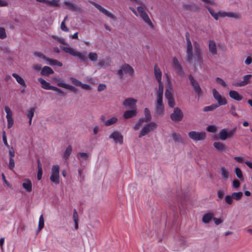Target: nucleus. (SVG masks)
I'll list each match as a JSON object with an SVG mask.
<instances>
[{
  "instance_id": "nucleus-42",
  "label": "nucleus",
  "mask_w": 252,
  "mask_h": 252,
  "mask_svg": "<svg viewBox=\"0 0 252 252\" xmlns=\"http://www.w3.org/2000/svg\"><path fill=\"white\" fill-rule=\"evenodd\" d=\"M144 115H145V118H143L144 119V121L147 122V121H150L151 119V115L150 111L148 108H145Z\"/></svg>"
},
{
  "instance_id": "nucleus-41",
  "label": "nucleus",
  "mask_w": 252,
  "mask_h": 252,
  "mask_svg": "<svg viewBox=\"0 0 252 252\" xmlns=\"http://www.w3.org/2000/svg\"><path fill=\"white\" fill-rule=\"evenodd\" d=\"M218 107V104H213L211 105L205 106L203 108V110L205 112L211 111L216 109Z\"/></svg>"
},
{
  "instance_id": "nucleus-33",
  "label": "nucleus",
  "mask_w": 252,
  "mask_h": 252,
  "mask_svg": "<svg viewBox=\"0 0 252 252\" xmlns=\"http://www.w3.org/2000/svg\"><path fill=\"white\" fill-rule=\"evenodd\" d=\"M243 195V193L241 191L234 192L231 194L232 197L233 198V199L236 201H239L241 200V198H242Z\"/></svg>"
},
{
  "instance_id": "nucleus-55",
  "label": "nucleus",
  "mask_w": 252,
  "mask_h": 252,
  "mask_svg": "<svg viewBox=\"0 0 252 252\" xmlns=\"http://www.w3.org/2000/svg\"><path fill=\"white\" fill-rule=\"evenodd\" d=\"M165 96L166 99L173 98L172 91L165 90Z\"/></svg>"
},
{
  "instance_id": "nucleus-27",
  "label": "nucleus",
  "mask_w": 252,
  "mask_h": 252,
  "mask_svg": "<svg viewBox=\"0 0 252 252\" xmlns=\"http://www.w3.org/2000/svg\"><path fill=\"white\" fill-rule=\"evenodd\" d=\"M53 73V70L51 67L47 66L43 67L41 71V74L44 76H49Z\"/></svg>"
},
{
  "instance_id": "nucleus-38",
  "label": "nucleus",
  "mask_w": 252,
  "mask_h": 252,
  "mask_svg": "<svg viewBox=\"0 0 252 252\" xmlns=\"http://www.w3.org/2000/svg\"><path fill=\"white\" fill-rule=\"evenodd\" d=\"M234 172L236 176L241 180H244V177L243 176L242 172L240 168L236 167L234 168Z\"/></svg>"
},
{
  "instance_id": "nucleus-30",
  "label": "nucleus",
  "mask_w": 252,
  "mask_h": 252,
  "mask_svg": "<svg viewBox=\"0 0 252 252\" xmlns=\"http://www.w3.org/2000/svg\"><path fill=\"white\" fill-rule=\"evenodd\" d=\"M38 80L41 83V87L43 89L47 90H50V87L51 85L49 82H46L42 78H38Z\"/></svg>"
},
{
  "instance_id": "nucleus-14",
  "label": "nucleus",
  "mask_w": 252,
  "mask_h": 252,
  "mask_svg": "<svg viewBox=\"0 0 252 252\" xmlns=\"http://www.w3.org/2000/svg\"><path fill=\"white\" fill-rule=\"evenodd\" d=\"M109 138L120 145L123 144L124 137L120 132L117 130L113 131L109 135Z\"/></svg>"
},
{
  "instance_id": "nucleus-61",
  "label": "nucleus",
  "mask_w": 252,
  "mask_h": 252,
  "mask_svg": "<svg viewBox=\"0 0 252 252\" xmlns=\"http://www.w3.org/2000/svg\"><path fill=\"white\" fill-rule=\"evenodd\" d=\"M240 185V183L238 180L235 179L233 180L232 183V186L233 188L238 189V188H239Z\"/></svg>"
},
{
  "instance_id": "nucleus-44",
  "label": "nucleus",
  "mask_w": 252,
  "mask_h": 252,
  "mask_svg": "<svg viewBox=\"0 0 252 252\" xmlns=\"http://www.w3.org/2000/svg\"><path fill=\"white\" fill-rule=\"evenodd\" d=\"M50 37L56 40L60 43H61L66 45H68V43L65 41L64 39L63 38H62V37L60 38V37H58L57 36L54 35H51L50 36Z\"/></svg>"
},
{
  "instance_id": "nucleus-56",
  "label": "nucleus",
  "mask_w": 252,
  "mask_h": 252,
  "mask_svg": "<svg viewBox=\"0 0 252 252\" xmlns=\"http://www.w3.org/2000/svg\"><path fill=\"white\" fill-rule=\"evenodd\" d=\"M252 63V54H250L249 56H247L245 61V63L246 65H250Z\"/></svg>"
},
{
  "instance_id": "nucleus-49",
  "label": "nucleus",
  "mask_w": 252,
  "mask_h": 252,
  "mask_svg": "<svg viewBox=\"0 0 252 252\" xmlns=\"http://www.w3.org/2000/svg\"><path fill=\"white\" fill-rule=\"evenodd\" d=\"M144 121V119L143 118L140 119L138 122L133 126V129L134 130H137L139 129L142 123Z\"/></svg>"
},
{
  "instance_id": "nucleus-29",
  "label": "nucleus",
  "mask_w": 252,
  "mask_h": 252,
  "mask_svg": "<svg viewBox=\"0 0 252 252\" xmlns=\"http://www.w3.org/2000/svg\"><path fill=\"white\" fill-rule=\"evenodd\" d=\"M173 64L178 72L181 73H183V70L181 66L180 65L178 59L176 57L173 58Z\"/></svg>"
},
{
  "instance_id": "nucleus-35",
  "label": "nucleus",
  "mask_w": 252,
  "mask_h": 252,
  "mask_svg": "<svg viewBox=\"0 0 252 252\" xmlns=\"http://www.w3.org/2000/svg\"><path fill=\"white\" fill-rule=\"evenodd\" d=\"M47 63L51 65H57L58 66H62L63 64L60 62L54 59L47 60Z\"/></svg>"
},
{
  "instance_id": "nucleus-31",
  "label": "nucleus",
  "mask_w": 252,
  "mask_h": 252,
  "mask_svg": "<svg viewBox=\"0 0 252 252\" xmlns=\"http://www.w3.org/2000/svg\"><path fill=\"white\" fill-rule=\"evenodd\" d=\"M109 59L100 60L97 63V65L99 67H104L109 65Z\"/></svg>"
},
{
  "instance_id": "nucleus-17",
  "label": "nucleus",
  "mask_w": 252,
  "mask_h": 252,
  "mask_svg": "<svg viewBox=\"0 0 252 252\" xmlns=\"http://www.w3.org/2000/svg\"><path fill=\"white\" fill-rule=\"evenodd\" d=\"M22 186L27 192L30 193L32 191V181L28 178H25L23 180Z\"/></svg>"
},
{
  "instance_id": "nucleus-6",
  "label": "nucleus",
  "mask_w": 252,
  "mask_h": 252,
  "mask_svg": "<svg viewBox=\"0 0 252 252\" xmlns=\"http://www.w3.org/2000/svg\"><path fill=\"white\" fill-rule=\"evenodd\" d=\"M154 75L159 84L158 89L157 92H163L164 86L161 81L162 72L157 65L154 66Z\"/></svg>"
},
{
  "instance_id": "nucleus-37",
  "label": "nucleus",
  "mask_w": 252,
  "mask_h": 252,
  "mask_svg": "<svg viewBox=\"0 0 252 252\" xmlns=\"http://www.w3.org/2000/svg\"><path fill=\"white\" fill-rule=\"evenodd\" d=\"M118 121V119L116 117H112L107 121L104 122V124L106 126H109L116 123Z\"/></svg>"
},
{
  "instance_id": "nucleus-50",
  "label": "nucleus",
  "mask_w": 252,
  "mask_h": 252,
  "mask_svg": "<svg viewBox=\"0 0 252 252\" xmlns=\"http://www.w3.org/2000/svg\"><path fill=\"white\" fill-rule=\"evenodd\" d=\"M233 199L231 195H227L225 197V203L228 205H231L233 203Z\"/></svg>"
},
{
  "instance_id": "nucleus-11",
  "label": "nucleus",
  "mask_w": 252,
  "mask_h": 252,
  "mask_svg": "<svg viewBox=\"0 0 252 252\" xmlns=\"http://www.w3.org/2000/svg\"><path fill=\"white\" fill-rule=\"evenodd\" d=\"M157 125L155 122H151L145 126H144L140 132L139 137H142L148 134L155 128H156Z\"/></svg>"
},
{
  "instance_id": "nucleus-36",
  "label": "nucleus",
  "mask_w": 252,
  "mask_h": 252,
  "mask_svg": "<svg viewBox=\"0 0 252 252\" xmlns=\"http://www.w3.org/2000/svg\"><path fill=\"white\" fill-rule=\"evenodd\" d=\"M78 157L79 160L82 161L87 160L88 158L89 155L87 153L80 152L78 154Z\"/></svg>"
},
{
  "instance_id": "nucleus-58",
  "label": "nucleus",
  "mask_w": 252,
  "mask_h": 252,
  "mask_svg": "<svg viewBox=\"0 0 252 252\" xmlns=\"http://www.w3.org/2000/svg\"><path fill=\"white\" fill-rule=\"evenodd\" d=\"M58 86L62 88H63L64 89H66V87H68V84L64 83L63 81L62 80H59V82L57 84Z\"/></svg>"
},
{
  "instance_id": "nucleus-62",
  "label": "nucleus",
  "mask_w": 252,
  "mask_h": 252,
  "mask_svg": "<svg viewBox=\"0 0 252 252\" xmlns=\"http://www.w3.org/2000/svg\"><path fill=\"white\" fill-rule=\"evenodd\" d=\"M7 121V127L10 128L13 125L14 120L13 118L6 119Z\"/></svg>"
},
{
  "instance_id": "nucleus-52",
  "label": "nucleus",
  "mask_w": 252,
  "mask_h": 252,
  "mask_svg": "<svg viewBox=\"0 0 252 252\" xmlns=\"http://www.w3.org/2000/svg\"><path fill=\"white\" fill-rule=\"evenodd\" d=\"M7 36L6 33L5 32V30L4 28L2 27H0V38L3 39L5 38Z\"/></svg>"
},
{
  "instance_id": "nucleus-2",
  "label": "nucleus",
  "mask_w": 252,
  "mask_h": 252,
  "mask_svg": "<svg viewBox=\"0 0 252 252\" xmlns=\"http://www.w3.org/2000/svg\"><path fill=\"white\" fill-rule=\"evenodd\" d=\"M163 92H156L155 112L154 116L156 118L161 117L164 113V105L163 104Z\"/></svg>"
},
{
  "instance_id": "nucleus-24",
  "label": "nucleus",
  "mask_w": 252,
  "mask_h": 252,
  "mask_svg": "<svg viewBox=\"0 0 252 252\" xmlns=\"http://www.w3.org/2000/svg\"><path fill=\"white\" fill-rule=\"evenodd\" d=\"M209 51L212 55H216L217 54V46L214 40H210L209 41Z\"/></svg>"
},
{
  "instance_id": "nucleus-32",
  "label": "nucleus",
  "mask_w": 252,
  "mask_h": 252,
  "mask_svg": "<svg viewBox=\"0 0 252 252\" xmlns=\"http://www.w3.org/2000/svg\"><path fill=\"white\" fill-rule=\"evenodd\" d=\"M165 76L166 77V81H165V85L166 89L165 90H169V91H172L173 90V86L172 85V83L170 80L169 77L168 75V74H165Z\"/></svg>"
},
{
  "instance_id": "nucleus-34",
  "label": "nucleus",
  "mask_w": 252,
  "mask_h": 252,
  "mask_svg": "<svg viewBox=\"0 0 252 252\" xmlns=\"http://www.w3.org/2000/svg\"><path fill=\"white\" fill-rule=\"evenodd\" d=\"M72 147L70 145L68 146L66 149H65L63 155V158H64L65 159H67L68 158L69 156L70 155L71 152H72Z\"/></svg>"
},
{
  "instance_id": "nucleus-1",
  "label": "nucleus",
  "mask_w": 252,
  "mask_h": 252,
  "mask_svg": "<svg viewBox=\"0 0 252 252\" xmlns=\"http://www.w3.org/2000/svg\"><path fill=\"white\" fill-rule=\"evenodd\" d=\"M186 37V60L188 62L191 63L193 59L201 67L203 66V60L202 57L201 47L197 41L193 42V46L189 39V35L187 33Z\"/></svg>"
},
{
  "instance_id": "nucleus-22",
  "label": "nucleus",
  "mask_w": 252,
  "mask_h": 252,
  "mask_svg": "<svg viewBox=\"0 0 252 252\" xmlns=\"http://www.w3.org/2000/svg\"><path fill=\"white\" fill-rule=\"evenodd\" d=\"M229 95L232 99L236 101H241L243 98V95L236 91H230Z\"/></svg>"
},
{
  "instance_id": "nucleus-43",
  "label": "nucleus",
  "mask_w": 252,
  "mask_h": 252,
  "mask_svg": "<svg viewBox=\"0 0 252 252\" xmlns=\"http://www.w3.org/2000/svg\"><path fill=\"white\" fill-rule=\"evenodd\" d=\"M88 57L89 59L92 62H95L97 61L98 58V55L95 52H90Z\"/></svg>"
},
{
  "instance_id": "nucleus-5",
  "label": "nucleus",
  "mask_w": 252,
  "mask_h": 252,
  "mask_svg": "<svg viewBox=\"0 0 252 252\" xmlns=\"http://www.w3.org/2000/svg\"><path fill=\"white\" fill-rule=\"evenodd\" d=\"M50 179L51 182L56 185L60 183V166L59 165L52 166Z\"/></svg>"
},
{
  "instance_id": "nucleus-19",
  "label": "nucleus",
  "mask_w": 252,
  "mask_h": 252,
  "mask_svg": "<svg viewBox=\"0 0 252 252\" xmlns=\"http://www.w3.org/2000/svg\"><path fill=\"white\" fill-rule=\"evenodd\" d=\"M36 1L54 7H59L60 3V0H36Z\"/></svg>"
},
{
  "instance_id": "nucleus-28",
  "label": "nucleus",
  "mask_w": 252,
  "mask_h": 252,
  "mask_svg": "<svg viewBox=\"0 0 252 252\" xmlns=\"http://www.w3.org/2000/svg\"><path fill=\"white\" fill-rule=\"evenodd\" d=\"M12 76L16 79V81L21 86H26V84L24 81V80L18 74L13 73L12 74Z\"/></svg>"
},
{
  "instance_id": "nucleus-64",
  "label": "nucleus",
  "mask_w": 252,
  "mask_h": 252,
  "mask_svg": "<svg viewBox=\"0 0 252 252\" xmlns=\"http://www.w3.org/2000/svg\"><path fill=\"white\" fill-rule=\"evenodd\" d=\"M15 166V162L14 158H9V168L10 170H12Z\"/></svg>"
},
{
  "instance_id": "nucleus-25",
  "label": "nucleus",
  "mask_w": 252,
  "mask_h": 252,
  "mask_svg": "<svg viewBox=\"0 0 252 252\" xmlns=\"http://www.w3.org/2000/svg\"><path fill=\"white\" fill-rule=\"evenodd\" d=\"M137 113L136 109H133L132 110H127L124 112L123 114V117L125 119H129L132 118L136 115Z\"/></svg>"
},
{
  "instance_id": "nucleus-21",
  "label": "nucleus",
  "mask_w": 252,
  "mask_h": 252,
  "mask_svg": "<svg viewBox=\"0 0 252 252\" xmlns=\"http://www.w3.org/2000/svg\"><path fill=\"white\" fill-rule=\"evenodd\" d=\"M213 146L215 149L220 153H222L224 152L226 149L227 146L223 144L222 143L220 142H215L213 143Z\"/></svg>"
},
{
  "instance_id": "nucleus-3",
  "label": "nucleus",
  "mask_w": 252,
  "mask_h": 252,
  "mask_svg": "<svg viewBox=\"0 0 252 252\" xmlns=\"http://www.w3.org/2000/svg\"><path fill=\"white\" fill-rule=\"evenodd\" d=\"M134 69L131 66L127 63L122 64L117 70V74L121 79H124L125 75L132 76Z\"/></svg>"
},
{
  "instance_id": "nucleus-9",
  "label": "nucleus",
  "mask_w": 252,
  "mask_h": 252,
  "mask_svg": "<svg viewBox=\"0 0 252 252\" xmlns=\"http://www.w3.org/2000/svg\"><path fill=\"white\" fill-rule=\"evenodd\" d=\"M212 94L214 99L218 102V106L225 105L227 103V101L225 97L220 94L216 89H212Z\"/></svg>"
},
{
  "instance_id": "nucleus-57",
  "label": "nucleus",
  "mask_w": 252,
  "mask_h": 252,
  "mask_svg": "<svg viewBox=\"0 0 252 252\" xmlns=\"http://www.w3.org/2000/svg\"><path fill=\"white\" fill-rule=\"evenodd\" d=\"M2 140H3L4 144L8 148L9 147V145H8L7 141V138H6V134H5V131H3V132H2Z\"/></svg>"
},
{
  "instance_id": "nucleus-8",
  "label": "nucleus",
  "mask_w": 252,
  "mask_h": 252,
  "mask_svg": "<svg viewBox=\"0 0 252 252\" xmlns=\"http://www.w3.org/2000/svg\"><path fill=\"white\" fill-rule=\"evenodd\" d=\"M236 130V128L231 130H228L227 128L222 129L219 133V138L221 140H225L232 137L235 133Z\"/></svg>"
},
{
  "instance_id": "nucleus-16",
  "label": "nucleus",
  "mask_w": 252,
  "mask_h": 252,
  "mask_svg": "<svg viewBox=\"0 0 252 252\" xmlns=\"http://www.w3.org/2000/svg\"><path fill=\"white\" fill-rule=\"evenodd\" d=\"M137 100L133 98L126 99L123 103V105L126 108L136 109Z\"/></svg>"
},
{
  "instance_id": "nucleus-23",
  "label": "nucleus",
  "mask_w": 252,
  "mask_h": 252,
  "mask_svg": "<svg viewBox=\"0 0 252 252\" xmlns=\"http://www.w3.org/2000/svg\"><path fill=\"white\" fill-rule=\"evenodd\" d=\"M215 214L213 212H209L205 213L202 216V221L204 223H209L212 219H213Z\"/></svg>"
},
{
  "instance_id": "nucleus-7",
  "label": "nucleus",
  "mask_w": 252,
  "mask_h": 252,
  "mask_svg": "<svg viewBox=\"0 0 252 252\" xmlns=\"http://www.w3.org/2000/svg\"><path fill=\"white\" fill-rule=\"evenodd\" d=\"M137 10L143 20L147 23L151 28L153 29L154 28V25L151 21L148 15L146 12L144 8L142 6H138Z\"/></svg>"
},
{
  "instance_id": "nucleus-12",
  "label": "nucleus",
  "mask_w": 252,
  "mask_h": 252,
  "mask_svg": "<svg viewBox=\"0 0 252 252\" xmlns=\"http://www.w3.org/2000/svg\"><path fill=\"white\" fill-rule=\"evenodd\" d=\"M90 2L95 6L100 12L102 13L106 16L113 19V20H116V17L114 14L106 10L100 5L95 3V2L90 1Z\"/></svg>"
},
{
  "instance_id": "nucleus-18",
  "label": "nucleus",
  "mask_w": 252,
  "mask_h": 252,
  "mask_svg": "<svg viewBox=\"0 0 252 252\" xmlns=\"http://www.w3.org/2000/svg\"><path fill=\"white\" fill-rule=\"evenodd\" d=\"M252 76L251 74L244 75L242 79L243 80L239 82L233 84V85L236 87H243L248 85L250 82V80L251 79Z\"/></svg>"
},
{
  "instance_id": "nucleus-40",
  "label": "nucleus",
  "mask_w": 252,
  "mask_h": 252,
  "mask_svg": "<svg viewBox=\"0 0 252 252\" xmlns=\"http://www.w3.org/2000/svg\"><path fill=\"white\" fill-rule=\"evenodd\" d=\"M227 17L236 19H240L241 18V15L240 14L233 12H228Z\"/></svg>"
},
{
  "instance_id": "nucleus-59",
  "label": "nucleus",
  "mask_w": 252,
  "mask_h": 252,
  "mask_svg": "<svg viewBox=\"0 0 252 252\" xmlns=\"http://www.w3.org/2000/svg\"><path fill=\"white\" fill-rule=\"evenodd\" d=\"M43 174L42 168H38L37 173V178L38 180H40L42 179Z\"/></svg>"
},
{
  "instance_id": "nucleus-15",
  "label": "nucleus",
  "mask_w": 252,
  "mask_h": 252,
  "mask_svg": "<svg viewBox=\"0 0 252 252\" xmlns=\"http://www.w3.org/2000/svg\"><path fill=\"white\" fill-rule=\"evenodd\" d=\"M189 79L193 90L196 92L198 95L201 94L202 91L197 82L194 79L191 75H189Z\"/></svg>"
},
{
  "instance_id": "nucleus-51",
  "label": "nucleus",
  "mask_w": 252,
  "mask_h": 252,
  "mask_svg": "<svg viewBox=\"0 0 252 252\" xmlns=\"http://www.w3.org/2000/svg\"><path fill=\"white\" fill-rule=\"evenodd\" d=\"M208 10L209 11L210 14L214 18V19H216V20H218L219 19L218 16H219V13H215L213 9H212L211 8H208Z\"/></svg>"
},
{
  "instance_id": "nucleus-54",
  "label": "nucleus",
  "mask_w": 252,
  "mask_h": 252,
  "mask_svg": "<svg viewBox=\"0 0 252 252\" xmlns=\"http://www.w3.org/2000/svg\"><path fill=\"white\" fill-rule=\"evenodd\" d=\"M215 80H216V82L221 84L222 86H223L224 87H227V83L222 79H221V78L217 77L215 79Z\"/></svg>"
},
{
  "instance_id": "nucleus-46",
  "label": "nucleus",
  "mask_w": 252,
  "mask_h": 252,
  "mask_svg": "<svg viewBox=\"0 0 252 252\" xmlns=\"http://www.w3.org/2000/svg\"><path fill=\"white\" fill-rule=\"evenodd\" d=\"M172 137L175 142H182L183 141L180 135L175 132L172 133Z\"/></svg>"
},
{
  "instance_id": "nucleus-48",
  "label": "nucleus",
  "mask_w": 252,
  "mask_h": 252,
  "mask_svg": "<svg viewBox=\"0 0 252 252\" xmlns=\"http://www.w3.org/2000/svg\"><path fill=\"white\" fill-rule=\"evenodd\" d=\"M218 129V127L215 125H210L206 128V130L210 132H216Z\"/></svg>"
},
{
  "instance_id": "nucleus-45",
  "label": "nucleus",
  "mask_w": 252,
  "mask_h": 252,
  "mask_svg": "<svg viewBox=\"0 0 252 252\" xmlns=\"http://www.w3.org/2000/svg\"><path fill=\"white\" fill-rule=\"evenodd\" d=\"M67 18H68V17L67 16H66L64 17L63 21L62 22L61 24V29L62 31H63L64 32H68V29L66 27V26L65 25V22H66V20L67 19Z\"/></svg>"
},
{
  "instance_id": "nucleus-63",
  "label": "nucleus",
  "mask_w": 252,
  "mask_h": 252,
  "mask_svg": "<svg viewBox=\"0 0 252 252\" xmlns=\"http://www.w3.org/2000/svg\"><path fill=\"white\" fill-rule=\"evenodd\" d=\"M80 87L86 90H90L92 89V87L89 85L83 84L82 82L80 84Z\"/></svg>"
},
{
  "instance_id": "nucleus-20",
  "label": "nucleus",
  "mask_w": 252,
  "mask_h": 252,
  "mask_svg": "<svg viewBox=\"0 0 252 252\" xmlns=\"http://www.w3.org/2000/svg\"><path fill=\"white\" fill-rule=\"evenodd\" d=\"M63 5L67 6L70 10L73 11H80V8L75 4L69 0H65L63 2Z\"/></svg>"
},
{
  "instance_id": "nucleus-26",
  "label": "nucleus",
  "mask_w": 252,
  "mask_h": 252,
  "mask_svg": "<svg viewBox=\"0 0 252 252\" xmlns=\"http://www.w3.org/2000/svg\"><path fill=\"white\" fill-rule=\"evenodd\" d=\"M220 171L222 178L225 180H227L229 177V173L228 169L224 166H222L220 168Z\"/></svg>"
},
{
  "instance_id": "nucleus-53",
  "label": "nucleus",
  "mask_w": 252,
  "mask_h": 252,
  "mask_svg": "<svg viewBox=\"0 0 252 252\" xmlns=\"http://www.w3.org/2000/svg\"><path fill=\"white\" fill-rule=\"evenodd\" d=\"M34 112H35L34 108H30L28 111V112L27 114L28 118H32L34 116Z\"/></svg>"
},
{
  "instance_id": "nucleus-13",
  "label": "nucleus",
  "mask_w": 252,
  "mask_h": 252,
  "mask_svg": "<svg viewBox=\"0 0 252 252\" xmlns=\"http://www.w3.org/2000/svg\"><path fill=\"white\" fill-rule=\"evenodd\" d=\"M183 116L181 110L178 107H176L174 108L173 112L170 114V118L174 122H179L182 120Z\"/></svg>"
},
{
  "instance_id": "nucleus-47",
  "label": "nucleus",
  "mask_w": 252,
  "mask_h": 252,
  "mask_svg": "<svg viewBox=\"0 0 252 252\" xmlns=\"http://www.w3.org/2000/svg\"><path fill=\"white\" fill-rule=\"evenodd\" d=\"M4 110L6 113V119L12 118V112L9 108V107L6 106L4 107Z\"/></svg>"
},
{
  "instance_id": "nucleus-4",
  "label": "nucleus",
  "mask_w": 252,
  "mask_h": 252,
  "mask_svg": "<svg viewBox=\"0 0 252 252\" xmlns=\"http://www.w3.org/2000/svg\"><path fill=\"white\" fill-rule=\"evenodd\" d=\"M60 48L66 53L71 55L78 57L81 61H85L86 56L84 53H81L69 46H60Z\"/></svg>"
},
{
  "instance_id": "nucleus-10",
  "label": "nucleus",
  "mask_w": 252,
  "mask_h": 252,
  "mask_svg": "<svg viewBox=\"0 0 252 252\" xmlns=\"http://www.w3.org/2000/svg\"><path fill=\"white\" fill-rule=\"evenodd\" d=\"M188 135L190 139L195 141L204 140L206 137V133L204 131H191L189 133Z\"/></svg>"
},
{
  "instance_id": "nucleus-39",
  "label": "nucleus",
  "mask_w": 252,
  "mask_h": 252,
  "mask_svg": "<svg viewBox=\"0 0 252 252\" xmlns=\"http://www.w3.org/2000/svg\"><path fill=\"white\" fill-rule=\"evenodd\" d=\"M44 226V220L43 215H41L39 218L38 231H40Z\"/></svg>"
},
{
  "instance_id": "nucleus-60",
  "label": "nucleus",
  "mask_w": 252,
  "mask_h": 252,
  "mask_svg": "<svg viewBox=\"0 0 252 252\" xmlns=\"http://www.w3.org/2000/svg\"><path fill=\"white\" fill-rule=\"evenodd\" d=\"M9 158H13L15 156V152L13 147H11L8 151Z\"/></svg>"
}]
</instances>
